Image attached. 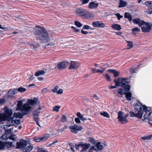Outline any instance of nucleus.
Listing matches in <instances>:
<instances>
[{"mask_svg": "<svg viewBox=\"0 0 152 152\" xmlns=\"http://www.w3.org/2000/svg\"><path fill=\"white\" fill-rule=\"evenodd\" d=\"M45 72L44 70H39L35 73V75L36 76H38L40 75H42L44 74Z\"/></svg>", "mask_w": 152, "mask_h": 152, "instance_id": "36", "label": "nucleus"}, {"mask_svg": "<svg viewBox=\"0 0 152 152\" xmlns=\"http://www.w3.org/2000/svg\"><path fill=\"white\" fill-rule=\"evenodd\" d=\"M127 42L128 43V46L129 47L128 49H129L131 48H132L133 46L132 42L130 41H127Z\"/></svg>", "mask_w": 152, "mask_h": 152, "instance_id": "47", "label": "nucleus"}, {"mask_svg": "<svg viewBox=\"0 0 152 152\" xmlns=\"http://www.w3.org/2000/svg\"><path fill=\"white\" fill-rule=\"evenodd\" d=\"M43 109V107H39L37 109L33 112V114L34 115H37L40 112V110Z\"/></svg>", "mask_w": 152, "mask_h": 152, "instance_id": "28", "label": "nucleus"}, {"mask_svg": "<svg viewBox=\"0 0 152 152\" xmlns=\"http://www.w3.org/2000/svg\"><path fill=\"white\" fill-rule=\"evenodd\" d=\"M118 93L121 95H122L123 94H125L126 97L128 100L130 101L131 100L132 96V94L130 92L126 93L125 92H124L123 89L121 88H119L118 89Z\"/></svg>", "mask_w": 152, "mask_h": 152, "instance_id": "9", "label": "nucleus"}, {"mask_svg": "<svg viewBox=\"0 0 152 152\" xmlns=\"http://www.w3.org/2000/svg\"><path fill=\"white\" fill-rule=\"evenodd\" d=\"M80 143L79 144H75V148L76 150H78L79 147H80Z\"/></svg>", "mask_w": 152, "mask_h": 152, "instance_id": "57", "label": "nucleus"}, {"mask_svg": "<svg viewBox=\"0 0 152 152\" xmlns=\"http://www.w3.org/2000/svg\"><path fill=\"white\" fill-rule=\"evenodd\" d=\"M142 25L141 29L142 32H148L151 30V23L150 22H146L144 21Z\"/></svg>", "mask_w": 152, "mask_h": 152, "instance_id": "6", "label": "nucleus"}, {"mask_svg": "<svg viewBox=\"0 0 152 152\" xmlns=\"http://www.w3.org/2000/svg\"><path fill=\"white\" fill-rule=\"evenodd\" d=\"M104 76L108 81H110L111 80L110 77L107 74H105Z\"/></svg>", "mask_w": 152, "mask_h": 152, "instance_id": "53", "label": "nucleus"}, {"mask_svg": "<svg viewBox=\"0 0 152 152\" xmlns=\"http://www.w3.org/2000/svg\"><path fill=\"white\" fill-rule=\"evenodd\" d=\"M124 18H127L130 21L132 20V15L129 12L125 13L124 14Z\"/></svg>", "mask_w": 152, "mask_h": 152, "instance_id": "31", "label": "nucleus"}, {"mask_svg": "<svg viewBox=\"0 0 152 152\" xmlns=\"http://www.w3.org/2000/svg\"><path fill=\"white\" fill-rule=\"evenodd\" d=\"M8 118L3 113L0 114V121H4L7 120Z\"/></svg>", "mask_w": 152, "mask_h": 152, "instance_id": "34", "label": "nucleus"}, {"mask_svg": "<svg viewBox=\"0 0 152 152\" xmlns=\"http://www.w3.org/2000/svg\"><path fill=\"white\" fill-rule=\"evenodd\" d=\"M18 92H24L26 91V88H24L22 87H19L18 89H17Z\"/></svg>", "mask_w": 152, "mask_h": 152, "instance_id": "42", "label": "nucleus"}, {"mask_svg": "<svg viewBox=\"0 0 152 152\" xmlns=\"http://www.w3.org/2000/svg\"><path fill=\"white\" fill-rule=\"evenodd\" d=\"M92 25L94 27L104 28L105 26V24L102 21H96L92 23Z\"/></svg>", "mask_w": 152, "mask_h": 152, "instance_id": "14", "label": "nucleus"}, {"mask_svg": "<svg viewBox=\"0 0 152 152\" xmlns=\"http://www.w3.org/2000/svg\"><path fill=\"white\" fill-rule=\"evenodd\" d=\"M71 28L73 29L74 31L76 32H78L80 30L78 29H77L75 27L73 26H72L71 27Z\"/></svg>", "mask_w": 152, "mask_h": 152, "instance_id": "55", "label": "nucleus"}, {"mask_svg": "<svg viewBox=\"0 0 152 152\" xmlns=\"http://www.w3.org/2000/svg\"><path fill=\"white\" fill-rule=\"evenodd\" d=\"M75 24L79 28H80L82 26V24L79 21H76L75 22Z\"/></svg>", "mask_w": 152, "mask_h": 152, "instance_id": "44", "label": "nucleus"}, {"mask_svg": "<svg viewBox=\"0 0 152 152\" xmlns=\"http://www.w3.org/2000/svg\"><path fill=\"white\" fill-rule=\"evenodd\" d=\"M118 86V85H116V84L115 83V86H110V89H112L113 88H117Z\"/></svg>", "mask_w": 152, "mask_h": 152, "instance_id": "63", "label": "nucleus"}, {"mask_svg": "<svg viewBox=\"0 0 152 152\" xmlns=\"http://www.w3.org/2000/svg\"><path fill=\"white\" fill-rule=\"evenodd\" d=\"M12 124L6 125L4 127V129L6 131V132L7 133L9 127L12 126Z\"/></svg>", "mask_w": 152, "mask_h": 152, "instance_id": "39", "label": "nucleus"}, {"mask_svg": "<svg viewBox=\"0 0 152 152\" xmlns=\"http://www.w3.org/2000/svg\"><path fill=\"white\" fill-rule=\"evenodd\" d=\"M77 116L82 121H84L86 120V118L84 117L83 115H81L79 112H77Z\"/></svg>", "mask_w": 152, "mask_h": 152, "instance_id": "33", "label": "nucleus"}, {"mask_svg": "<svg viewBox=\"0 0 152 152\" xmlns=\"http://www.w3.org/2000/svg\"><path fill=\"white\" fill-rule=\"evenodd\" d=\"M27 142L24 140H20L19 142H17L16 147L18 148H24L27 145Z\"/></svg>", "mask_w": 152, "mask_h": 152, "instance_id": "13", "label": "nucleus"}, {"mask_svg": "<svg viewBox=\"0 0 152 152\" xmlns=\"http://www.w3.org/2000/svg\"><path fill=\"white\" fill-rule=\"evenodd\" d=\"M94 16V14L86 10V13L85 14L83 19H91L93 18Z\"/></svg>", "mask_w": 152, "mask_h": 152, "instance_id": "17", "label": "nucleus"}, {"mask_svg": "<svg viewBox=\"0 0 152 152\" xmlns=\"http://www.w3.org/2000/svg\"><path fill=\"white\" fill-rule=\"evenodd\" d=\"M80 147L83 148V149L81 151L82 152H83L87 150L91 146L90 144L89 143L84 144L83 142H80Z\"/></svg>", "mask_w": 152, "mask_h": 152, "instance_id": "19", "label": "nucleus"}, {"mask_svg": "<svg viewBox=\"0 0 152 152\" xmlns=\"http://www.w3.org/2000/svg\"><path fill=\"white\" fill-rule=\"evenodd\" d=\"M108 71L110 73L113 74V76L115 77L118 76L120 74L119 72L115 70L110 69H109Z\"/></svg>", "mask_w": 152, "mask_h": 152, "instance_id": "24", "label": "nucleus"}, {"mask_svg": "<svg viewBox=\"0 0 152 152\" xmlns=\"http://www.w3.org/2000/svg\"><path fill=\"white\" fill-rule=\"evenodd\" d=\"M132 31L133 34L135 35L137 32L140 31V29L137 27H136L132 28Z\"/></svg>", "mask_w": 152, "mask_h": 152, "instance_id": "37", "label": "nucleus"}, {"mask_svg": "<svg viewBox=\"0 0 152 152\" xmlns=\"http://www.w3.org/2000/svg\"><path fill=\"white\" fill-rule=\"evenodd\" d=\"M81 33L84 34H86L88 33V31H83V30H81Z\"/></svg>", "mask_w": 152, "mask_h": 152, "instance_id": "62", "label": "nucleus"}, {"mask_svg": "<svg viewBox=\"0 0 152 152\" xmlns=\"http://www.w3.org/2000/svg\"><path fill=\"white\" fill-rule=\"evenodd\" d=\"M83 29H91V28L89 26L87 25H85L83 26Z\"/></svg>", "mask_w": 152, "mask_h": 152, "instance_id": "58", "label": "nucleus"}, {"mask_svg": "<svg viewBox=\"0 0 152 152\" xmlns=\"http://www.w3.org/2000/svg\"><path fill=\"white\" fill-rule=\"evenodd\" d=\"M9 139L13 141H14L15 139V134H12L9 137Z\"/></svg>", "mask_w": 152, "mask_h": 152, "instance_id": "50", "label": "nucleus"}, {"mask_svg": "<svg viewBox=\"0 0 152 152\" xmlns=\"http://www.w3.org/2000/svg\"><path fill=\"white\" fill-rule=\"evenodd\" d=\"M99 5V4L96 2L92 1L90 2L88 5V7L91 9L97 8Z\"/></svg>", "mask_w": 152, "mask_h": 152, "instance_id": "18", "label": "nucleus"}, {"mask_svg": "<svg viewBox=\"0 0 152 152\" xmlns=\"http://www.w3.org/2000/svg\"><path fill=\"white\" fill-rule=\"evenodd\" d=\"M69 128L71 130V132L74 133H77L78 131H80L82 129V127L79 126L76 124L71 126Z\"/></svg>", "mask_w": 152, "mask_h": 152, "instance_id": "8", "label": "nucleus"}, {"mask_svg": "<svg viewBox=\"0 0 152 152\" xmlns=\"http://www.w3.org/2000/svg\"><path fill=\"white\" fill-rule=\"evenodd\" d=\"M4 110V112L3 113L8 119L12 115V110L8 108L7 107H5Z\"/></svg>", "mask_w": 152, "mask_h": 152, "instance_id": "12", "label": "nucleus"}, {"mask_svg": "<svg viewBox=\"0 0 152 152\" xmlns=\"http://www.w3.org/2000/svg\"><path fill=\"white\" fill-rule=\"evenodd\" d=\"M118 18V19L120 20L121 18H123L122 15H121L119 13H117L115 15Z\"/></svg>", "mask_w": 152, "mask_h": 152, "instance_id": "52", "label": "nucleus"}, {"mask_svg": "<svg viewBox=\"0 0 152 152\" xmlns=\"http://www.w3.org/2000/svg\"><path fill=\"white\" fill-rule=\"evenodd\" d=\"M34 140L35 142H39L41 141L40 138H39L37 137H35L34 139Z\"/></svg>", "mask_w": 152, "mask_h": 152, "instance_id": "56", "label": "nucleus"}, {"mask_svg": "<svg viewBox=\"0 0 152 152\" xmlns=\"http://www.w3.org/2000/svg\"><path fill=\"white\" fill-rule=\"evenodd\" d=\"M4 146L3 142L0 141V149H4Z\"/></svg>", "mask_w": 152, "mask_h": 152, "instance_id": "51", "label": "nucleus"}, {"mask_svg": "<svg viewBox=\"0 0 152 152\" xmlns=\"http://www.w3.org/2000/svg\"><path fill=\"white\" fill-rule=\"evenodd\" d=\"M23 112V114H21L20 112H18L17 113H15L13 114V117H15L16 118H23V116L24 115H24V111H22Z\"/></svg>", "mask_w": 152, "mask_h": 152, "instance_id": "26", "label": "nucleus"}, {"mask_svg": "<svg viewBox=\"0 0 152 152\" xmlns=\"http://www.w3.org/2000/svg\"><path fill=\"white\" fill-rule=\"evenodd\" d=\"M130 72L132 73H136V72H135V69L134 68L132 67L130 69Z\"/></svg>", "mask_w": 152, "mask_h": 152, "instance_id": "59", "label": "nucleus"}, {"mask_svg": "<svg viewBox=\"0 0 152 152\" xmlns=\"http://www.w3.org/2000/svg\"><path fill=\"white\" fill-rule=\"evenodd\" d=\"M142 105L140 102H137L135 108V112H137V113H134L131 111L130 112V116L132 117H135L141 119L142 116Z\"/></svg>", "mask_w": 152, "mask_h": 152, "instance_id": "4", "label": "nucleus"}, {"mask_svg": "<svg viewBox=\"0 0 152 152\" xmlns=\"http://www.w3.org/2000/svg\"><path fill=\"white\" fill-rule=\"evenodd\" d=\"M133 23L136 24H138L139 27L142 26V23L144 22V20L139 18H136L132 20Z\"/></svg>", "mask_w": 152, "mask_h": 152, "instance_id": "20", "label": "nucleus"}, {"mask_svg": "<svg viewBox=\"0 0 152 152\" xmlns=\"http://www.w3.org/2000/svg\"><path fill=\"white\" fill-rule=\"evenodd\" d=\"M111 27L113 29L116 30H120L121 28V26L118 24H113L111 25Z\"/></svg>", "mask_w": 152, "mask_h": 152, "instance_id": "29", "label": "nucleus"}, {"mask_svg": "<svg viewBox=\"0 0 152 152\" xmlns=\"http://www.w3.org/2000/svg\"><path fill=\"white\" fill-rule=\"evenodd\" d=\"M117 118L118 121L122 124H125L127 123L128 121L126 118L123 115V113L120 111L118 113V117Z\"/></svg>", "mask_w": 152, "mask_h": 152, "instance_id": "7", "label": "nucleus"}, {"mask_svg": "<svg viewBox=\"0 0 152 152\" xmlns=\"http://www.w3.org/2000/svg\"><path fill=\"white\" fill-rule=\"evenodd\" d=\"M101 115L107 118H109L110 116L109 114L106 112L103 111L100 113Z\"/></svg>", "mask_w": 152, "mask_h": 152, "instance_id": "38", "label": "nucleus"}, {"mask_svg": "<svg viewBox=\"0 0 152 152\" xmlns=\"http://www.w3.org/2000/svg\"><path fill=\"white\" fill-rule=\"evenodd\" d=\"M96 148H97V149L99 150H101L103 148V145L101 144V143L100 142H98L97 143L96 146Z\"/></svg>", "mask_w": 152, "mask_h": 152, "instance_id": "32", "label": "nucleus"}, {"mask_svg": "<svg viewBox=\"0 0 152 152\" xmlns=\"http://www.w3.org/2000/svg\"><path fill=\"white\" fill-rule=\"evenodd\" d=\"M93 150H94L95 151H97L96 148L95 146H92L88 151V152H93Z\"/></svg>", "mask_w": 152, "mask_h": 152, "instance_id": "48", "label": "nucleus"}, {"mask_svg": "<svg viewBox=\"0 0 152 152\" xmlns=\"http://www.w3.org/2000/svg\"><path fill=\"white\" fill-rule=\"evenodd\" d=\"M38 115H34V118L36 122L38 121L39 118L38 117Z\"/></svg>", "mask_w": 152, "mask_h": 152, "instance_id": "54", "label": "nucleus"}, {"mask_svg": "<svg viewBox=\"0 0 152 152\" xmlns=\"http://www.w3.org/2000/svg\"><path fill=\"white\" fill-rule=\"evenodd\" d=\"M75 12L77 15L83 18L85 14L86 13V10L83 9H77L76 10Z\"/></svg>", "mask_w": 152, "mask_h": 152, "instance_id": "15", "label": "nucleus"}, {"mask_svg": "<svg viewBox=\"0 0 152 152\" xmlns=\"http://www.w3.org/2000/svg\"><path fill=\"white\" fill-rule=\"evenodd\" d=\"M60 121L62 122H64L66 121V116L64 115H61V117Z\"/></svg>", "mask_w": 152, "mask_h": 152, "instance_id": "41", "label": "nucleus"}, {"mask_svg": "<svg viewBox=\"0 0 152 152\" xmlns=\"http://www.w3.org/2000/svg\"><path fill=\"white\" fill-rule=\"evenodd\" d=\"M70 145L71 146L70 149L73 152H75V151L74 148V145H72L71 144H70Z\"/></svg>", "mask_w": 152, "mask_h": 152, "instance_id": "61", "label": "nucleus"}, {"mask_svg": "<svg viewBox=\"0 0 152 152\" xmlns=\"http://www.w3.org/2000/svg\"><path fill=\"white\" fill-rule=\"evenodd\" d=\"M142 112H143L145 113L144 116V119H143L142 120L144 121L146 119L149 120V117L151 114L152 111L150 110H148V107L146 106L143 105L142 107ZM143 114V113H142Z\"/></svg>", "mask_w": 152, "mask_h": 152, "instance_id": "5", "label": "nucleus"}, {"mask_svg": "<svg viewBox=\"0 0 152 152\" xmlns=\"http://www.w3.org/2000/svg\"><path fill=\"white\" fill-rule=\"evenodd\" d=\"M11 120L12 121V123H13V121L15 124H19L20 123V121L19 120H16L15 119V117H12Z\"/></svg>", "mask_w": 152, "mask_h": 152, "instance_id": "40", "label": "nucleus"}, {"mask_svg": "<svg viewBox=\"0 0 152 152\" xmlns=\"http://www.w3.org/2000/svg\"><path fill=\"white\" fill-rule=\"evenodd\" d=\"M152 137V134L142 137L141 138V139L144 140H148L150 139Z\"/></svg>", "mask_w": 152, "mask_h": 152, "instance_id": "45", "label": "nucleus"}, {"mask_svg": "<svg viewBox=\"0 0 152 152\" xmlns=\"http://www.w3.org/2000/svg\"><path fill=\"white\" fill-rule=\"evenodd\" d=\"M102 69H103L102 70H100L97 69L95 68H91V69L92 73H100L101 74H102L105 71L104 68H102Z\"/></svg>", "mask_w": 152, "mask_h": 152, "instance_id": "25", "label": "nucleus"}, {"mask_svg": "<svg viewBox=\"0 0 152 152\" xmlns=\"http://www.w3.org/2000/svg\"><path fill=\"white\" fill-rule=\"evenodd\" d=\"M75 121L76 123H81V121L80 120V119L78 118H75Z\"/></svg>", "mask_w": 152, "mask_h": 152, "instance_id": "60", "label": "nucleus"}, {"mask_svg": "<svg viewBox=\"0 0 152 152\" xmlns=\"http://www.w3.org/2000/svg\"><path fill=\"white\" fill-rule=\"evenodd\" d=\"M40 28L41 31L37 29L35 30V35L37 40L45 44L50 42L49 31L44 27H41Z\"/></svg>", "mask_w": 152, "mask_h": 152, "instance_id": "2", "label": "nucleus"}, {"mask_svg": "<svg viewBox=\"0 0 152 152\" xmlns=\"http://www.w3.org/2000/svg\"><path fill=\"white\" fill-rule=\"evenodd\" d=\"M37 98L34 97L33 99L28 100L26 103L23 105L22 101L19 100L18 101L17 105V109H18L22 111H24V115L27 114L31 111L32 106L37 103Z\"/></svg>", "mask_w": 152, "mask_h": 152, "instance_id": "1", "label": "nucleus"}, {"mask_svg": "<svg viewBox=\"0 0 152 152\" xmlns=\"http://www.w3.org/2000/svg\"><path fill=\"white\" fill-rule=\"evenodd\" d=\"M69 63L68 61H64L59 63L57 64L56 68H58L59 70H61L68 66Z\"/></svg>", "mask_w": 152, "mask_h": 152, "instance_id": "11", "label": "nucleus"}, {"mask_svg": "<svg viewBox=\"0 0 152 152\" xmlns=\"http://www.w3.org/2000/svg\"><path fill=\"white\" fill-rule=\"evenodd\" d=\"M29 45L31 50L36 51L38 50L40 47V45L38 44L35 45L34 44L31 43L29 44Z\"/></svg>", "mask_w": 152, "mask_h": 152, "instance_id": "23", "label": "nucleus"}, {"mask_svg": "<svg viewBox=\"0 0 152 152\" xmlns=\"http://www.w3.org/2000/svg\"><path fill=\"white\" fill-rule=\"evenodd\" d=\"M60 107L59 106H56L53 107V111L57 112L59 111Z\"/></svg>", "mask_w": 152, "mask_h": 152, "instance_id": "46", "label": "nucleus"}, {"mask_svg": "<svg viewBox=\"0 0 152 152\" xmlns=\"http://www.w3.org/2000/svg\"><path fill=\"white\" fill-rule=\"evenodd\" d=\"M33 148L31 145H28L23 149V151L24 152H29Z\"/></svg>", "mask_w": 152, "mask_h": 152, "instance_id": "30", "label": "nucleus"}, {"mask_svg": "<svg viewBox=\"0 0 152 152\" xmlns=\"http://www.w3.org/2000/svg\"><path fill=\"white\" fill-rule=\"evenodd\" d=\"M114 82L116 85L124 88L125 91L128 92L130 90L131 86L129 85H126L128 83V82L126 78H119L117 80L115 79Z\"/></svg>", "mask_w": 152, "mask_h": 152, "instance_id": "3", "label": "nucleus"}, {"mask_svg": "<svg viewBox=\"0 0 152 152\" xmlns=\"http://www.w3.org/2000/svg\"><path fill=\"white\" fill-rule=\"evenodd\" d=\"M120 1L119 4L118 5V7L121 8L125 7L127 4V2L123 1V0H119Z\"/></svg>", "mask_w": 152, "mask_h": 152, "instance_id": "27", "label": "nucleus"}, {"mask_svg": "<svg viewBox=\"0 0 152 152\" xmlns=\"http://www.w3.org/2000/svg\"><path fill=\"white\" fill-rule=\"evenodd\" d=\"M59 88V86H55L53 88L52 90V91L53 93H55L59 94H62L63 92L62 89L60 88L59 90H58Z\"/></svg>", "mask_w": 152, "mask_h": 152, "instance_id": "22", "label": "nucleus"}, {"mask_svg": "<svg viewBox=\"0 0 152 152\" xmlns=\"http://www.w3.org/2000/svg\"><path fill=\"white\" fill-rule=\"evenodd\" d=\"M50 137L49 135L48 134H46L43 136L40 137L41 141H45Z\"/></svg>", "mask_w": 152, "mask_h": 152, "instance_id": "35", "label": "nucleus"}, {"mask_svg": "<svg viewBox=\"0 0 152 152\" xmlns=\"http://www.w3.org/2000/svg\"><path fill=\"white\" fill-rule=\"evenodd\" d=\"M13 130V128L12 127H11V128H10L9 127V130H8V132H7V133L9 134Z\"/></svg>", "mask_w": 152, "mask_h": 152, "instance_id": "64", "label": "nucleus"}, {"mask_svg": "<svg viewBox=\"0 0 152 152\" xmlns=\"http://www.w3.org/2000/svg\"><path fill=\"white\" fill-rule=\"evenodd\" d=\"M80 1L82 3V4L83 5L88 3L90 0H80Z\"/></svg>", "mask_w": 152, "mask_h": 152, "instance_id": "49", "label": "nucleus"}, {"mask_svg": "<svg viewBox=\"0 0 152 152\" xmlns=\"http://www.w3.org/2000/svg\"><path fill=\"white\" fill-rule=\"evenodd\" d=\"M37 152H48L47 150L42 148H39L37 147Z\"/></svg>", "mask_w": 152, "mask_h": 152, "instance_id": "43", "label": "nucleus"}, {"mask_svg": "<svg viewBox=\"0 0 152 152\" xmlns=\"http://www.w3.org/2000/svg\"><path fill=\"white\" fill-rule=\"evenodd\" d=\"M80 66L79 63L73 61H71L70 63V66L69 67V69H74L78 68Z\"/></svg>", "mask_w": 152, "mask_h": 152, "instance_id": "16", "label": "nucleus"}, {"mask_svg": "<svg viewBox=\"0 0 152 152\" xmlns=\"http://www.w3.org/2000/svg\"><path fill=\"white\" fill-rule=\"evenodd\" d=\"M18 93L17 89L13 88L10 89L8 92L7 93V98H12L14 97L15 95Z\"/></svg>", "mask_w": 152, "mask_h": 152, "instance_id": "10", "label": "nucleus"}, {"mask_svg": "<svg viewBox=\"0 0 152 152\" xmlns=\"http://www.w3.org/2000/svg\"><path fill=\"white\" fill-rule=\"evenodd\" d=\"M145 4L148 7V13L151 14L152 13V1H146L145 2Z\"/></svg>", "mask_w": 152, "mask_h": 152, "instance_id": "21", "label": "nucleus"}]
</instances>
